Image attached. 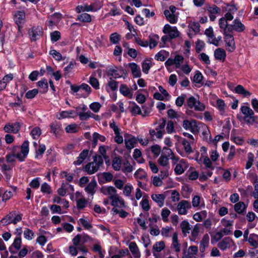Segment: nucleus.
Here are the masks:
<instances>
[{
  "instance_id": "obj_1",
  "label": "nucleus",
  "mask_w": 258,
  "mask_h": 258,
  "mask_svg": "<svg viewBox=\"0 0 258 258\" xmlns=\"http://www.w3.org/2000/svg\"><path fill=\"white\" fill-rule=\"evenodd\" d=\"M19 146L14 147L12 151L13 154H8L6 156V161L8 162L12 163L15 161V158H17L20 161H23L29 153L28 141H24L21 146L20 152H19Z\"/></svg>"
},
{
  "instance_id": "obj_2",
  "label": "nucleus",
  "mask_w": 258,
  "mask_h": 258,
  "mask_svg": "<svg viewBox=\"0 0 258 258\" xmlns=\"http://www.w3.org/2000/svg\"><path fill=\"white\" fill-rule=\"evenodd\" d=\"M240 110L244 115V120L247 124H253L258 122V116L254 115L253 110L248 106V103L241 105Z\"/></svg>"
},
{
  "instance_id": "obj_3",
  "label": "nucleus",
  "mask_w": 258,
  "mask_h": 258,
  "mask_svg": "<svg viewBox=\"0 0 258 258\" xmlns=\"http://www.w3.org/2000/svg\"><path fill=\"white\" fill-rule=\"evenodd\" d=\"M103 163V159L99 155L93 157V161L87 164L84 167V171L88 174H93L96 172L100 166Z\"/></svg>"
},
{
  "instance_id": "obj_4",
  "label": "nucleus",
  "mask_w": 258,
  "mask_h": 258,
  "mask_svg": "<svg viewBox=\"0 0 258 258\" xmlns=\"http://www.w3.org/2000/svg\"><path fill=\"white\" fill-rule=\"evenodd\" d=\"M220 31L224 35L227 50L229 52H233L236 48L233 33L228 31L226 29H220Z\"/></svg>"
},
{
  "instance_id": "obj_5",
  "label": "nucleus",
  "mask_w": 258,
  "mask_h": 258,
  "mask_svg": "<svg viewBox=\"0 0 258 258\" xmlns=\"http://www.w3.org/2000/svg\"><path fill=\"white\" fill-rule=\"evenodd\" d=\"M22 214L18 213L16 212H12L3 218L1 223L4 225L10 224H16L22 219Z\"/></svg>"
},
{
  "instance_id": "obj_6",
  "label": "nucleus",
  "mask_w": 258,
  "mask_h": 258,
  "mask_svg": "<svg viewBox=\"0 0 258 258\" xmlns=\"http://www.w3.org/2000/svg\"><path fill=\"white\" fill-rule=\"evenodd\" d=\"M186 104L188 108L196 111H204L206 109L205 105L194 96H190L187 99Z\"/></svg>"
},
{
  "instance_id": "obj_7",
  "label": "nucleus",
  "mask_w": 258,
  "mask_h": 258,
  "mask_svg": "<svg viewBox=\"0 0 258 258\" xmlns=\"http://www.w3.org/2000/svg\"><path fill=\"white\" fill-rule=\"evenodd\" d=\"M191 208L190 202L182 200L178 202L176 205V210L180 215H185L187 214L188 210Z\"/></svg>"
},
{
  "instance_id": "obj_8",
  "label": "nucleus",
  "mask_w": 258,
  "mask_h": 258,
  "mask_svg": "<svg viewBox=\"0 0 258 258\" xmlns=\"http://www.w3.org/2000/svg\"><path fill=\"white\" fill-rule=\"evenodd\" d=\"M111 205L113 207L112 211L113 213L121 209H126L127 206L125 204L124 200L120 197H114L111 201Z\"/></svg>"
},
{
  "instance_id": "obj_9",
  "label": "nucleus",
  "mask_w": 258,
  "mask_h": 258,
  "mask_svg": "<svg viewBox=\"0 0 258 258\" xmlns=\"http://www.w3.org/2000/svg\"><path fill=\"white\" fill-rule=\"evenodd\" d=\"M28 34L31 41H36L43 35V31L42 27L40 26H34L29 30Z\"/></svg>"
},
{
  "instance_id": "obj_10",
  "label": "nucleus",
  "mask_w": 258,
  "mask_h": 258,
  "mask_svg": "<svg viewBox=\"0 0 258 258\" xmlns=\"http://www.w3.org/2000/svg\"><path fill=\"white\" fill-rule=\"evenodd\" d=\"M107 74L114 79H118L123 77L124 70L122 67L114 66L108 70Z\"/></svg>"
},
{
  "instance_id": "obj_11",
  "label": "nucleus",
  "mask_w": 258,
  "mask_h": 258,
  "mask_svg": "<svg viewBox=\"0 0 258 258\" xmlns=\"http://www.w3.org/2000/svg\"><path fill=\"white\" fill-rule=\"evenodd\" d=\"M75 199L77 208L79 210L84 209L87 206L88 201L85 199L83 194L79 191H76L75 193Z\"/></svg>"
},
{
  "instance_id": "obj_12",
  "label": "nucleus",
  "mask_w": 258,
  "mask_h": 258,
  "mask_svg": "<svg viewBox=\"0 0 258 258\" xmlns=\"http://www.w3.org/2000/svg\"><path fill=\"white\" fill-rule=\"evenodd\" d=\"M245 26L238 19H235L232 23L226 28L228 31L233 33V31L237 32H243L245 30Z\"/></svg>"
},
{
  "instance_id": "obj_13",
  "label": "nucleus",
  "mask_w": 258,
  "mask_h": 258,
  "mask_svg": "<svg viewBox=\"0 0 258 258\" xmlns=\"http://www.w3.org/2000/svg\"><path fill=\"white\" fill-rule=\"evenodd\" d=\"M163 32L168 34L170 39L177 37L179 35V32L176 27H172L169 24H166L163 27Z\"/></svg>"
},
{
  "instance_id": "obj_14",
  "label": "nucleus",
  "mask_w": 258,
  "mask_h": 258,
  "mask_svg": "<svg viewBox=\"0 0 258 258\" xmlns=\"http://www.w3.org/2000/svg\"><path fill=\"white\" fill-rule=\"evenodd\" d=\"M234 18L233 14L226 12L224 16L219 20V25L220 29H226L228 26V21L232 20Z\"/></svg>"
},
{
  "instance_id": "obj_15",
  "label": "nucleus",
  "mask_w": 258,
  "mask_h": 258,
  "mask_svg": "<svg viewBox=\"0 0 258 258\" xmlns=\"http://www.w3.org/2000/svg\"><path fill=\"white\" fill-rule=\"evenodd\" d=\"M182 126L184 129L189 130L194 134L198 131V122L195 120H192L191 121L184 120L183 121Z\"/></svg>"
},
{
  "instance_id": "obj_16",
  "label": "nucleus",
  "mask_w": 258,
  "mask_h": 258,
  "mask_svg": "<svg viewBox=\"0 0 258 258\" xmlns=\"http://www.w3.org/2000/svg\"><path fill=\"white\" fill-rule=\"evenodd\" d=\"M124 137L125 147L128 150L134 148L137 142V139L133 135L127 133L124 135Z\"/></svg>"
},
{
  "instance_id": "obj_17",
  "label": "nucleus",
  "mask_w": 258,
  "mask_h": 258,
  "mask_svg": "<svg viewBox=\"0 0 258 258\" xmlns=\"http://www.w3.org/2000/svg\"><path fill=\"white\" fill-rule=\"evenodd\" d=\"M95 4H92L88 5L87 4H84L82 5H78L76 7L75 11L77 13H81L84 12H95L97 9L94 8Z\"/></svg>"
},
{
  "instance_id": "obj_18",
  "label": "nucleus",
  "mask_w": 258,
  "mask_h": 258,
  "mask_svg": "<svg viewBox=\"0 0 258 258\" xmlns=\"http://www.w3.org/2000/svg\"><path fill=\"white\" fill-rule=\"evenodd\" d=\"M179 163H177L174 168V171L177 175H180L188 168L187 162L184 159L178 160Z\"/></svg>"
},
{
  "instance_id": "obj_19",
  "label": "nucleus",
  "mask_w": 258,
  "mask_h": 258,
  "mask_svg": "<svg viewBox=\"0 0 258 258\" xmlns=\"http://www.w3.org/2000/svg\"><path fill=\"white\" fill-rule=\"evenodd\" d=\"M230 88L233 92L242 96L243 97H249L251 95L249 91L246 90L241 85H238L233 88L230 87Z\"/></svg>"
},
{
  "instance_id": "obj_20",
  "label": "nucleus",
  "mask_w": 258,
  "mask_h": 258,
  "mask_svg": "<svg viewBox=\"0 0 258 258\" xmlns=\"http://www.w3.org/2000/svg\"><path fill=\"white\" fill-rule=\"evenodd\" d=\"M14 20L19 27L25 22V13L24 11H17L14 15Z\"/></svg>"
},
{
  "instance_id": "obj_21",
  "label": "nucleus",
  "mask_w": 258,
  "mask_h": 258,
  "mask_svg": "<svg viewBox=\"0 0 258 258\" xmlns=\"http://www.w3.org/2000/svg\"><path fill=\"white\" fill-rule=\"evenodd\" d=\"M161 155L168 157L169 158L172 160L173 164H176L178 161V157L175 156L171 149L169 148L164 147L161 152Z\"/></svg>"
},
{
  "instance_id": "obj_22",
  "label": "nucleus",
  "mask_w": 258,
  "mask_h": 258,
  "mask_svg": "<svg viewBox=\"0 0 258 258\" xmlns=\"http://www.w3.org/2000/svg\"><path fill=\"white\" fill-rule=\"evenodd\" d=\"M103 192L105 195L109 196V199L111 201L114 197H118L119 196L117 194V191L115 187L113 186L105 187L103 189Z\"/></svg>"
},
{
  "instance_id": "obj_23",
  "label": "nucleus",
  "mask_w": 258,
  "mask_h": 258,
  "mask_svg": "<svg viewBox=\"0 0 258 258\" xmlns=\"http://www.w3.org/2000/svg\"><path fill=\"white\" fill-rule=\"evenodd\" d=\"M151 199L155 202L159 207L164 206L165 196L164 194H152Z\"/></svg>"
},
{
  "instance_id": "obj_24",
  "label": "nucleus",
  "mask_w": 258,
  "mask_h": 258,
  "mask_svg": "<svg viewBox=\"0 0 258 258\" xmlns=\"http://www.w3.org/2000/svg\"><path fill=\"white\" fill-rule=\"evenodd\" d=\"M20 128L19 123L15 122L13 123H9L4 127V130L7 133H17Z\"/></svg>"
},
{
  "instance_id": "obj_25",
  "label": "nucleus",
  "mask_w": 258,
  "mask_h": 258,
  "mask_svg": "<svg viewBox=\"0 0 258 258\" xmlns=\"http://www.w3.org/2000/svg\"><path fill=\"white\" fill-rule=\"evenodd\" d=\"M97 185V182L95 179L92 180L85 188V190L88 195L93 196L95 193V188Z\"/></svg>"
},
{
  "instance_id": "obj_26",
  "label": "nucleus",
  "mask_w": 258,
  "mask_h": 258,
  "mask_svg": "<svg viewBox=\"0 0 258 258\" xmlns=\"http://www.w3.org/2000/svg\"><path fill=\"white\" fill-rule=\"evenodd\" d=\"M89 152V151L88 150L85 149L83 150L77 157V160L74 162V164L78 166L81 165L88 157Z\"/></svg>"
},
{
  "instance_id": "obj_27",
  "label": "nucleus",
  "mask_w": 258,
  "mask_h": 258,
  "mask_svg": "<svg viewBox=\"0 0 258 258\" xmlns=\"http://www.w3.org/2000/svg\"><path fill=\"white\" fill-rule=\"evenodd\" d=\"M128 67L130 68L133 76L134 78H139L141 76V72L140 67L135 62L128 63Z\"/></svg>"
},
{
  "instance_id": "obj_28",
  "label": "nucleus",
  "mask_w": 258,
  "mask_h": 258,
  "mask_svg": "<svg viewBox=\"0 0 258 258\" xmlns=\"http://www.w3.org/2000/svg\"><path fill=\"white\" fill-rule=\"evenodd\" d=\"M247 205L243 202H239L234 205V211L239 214H243L246 212Z\"/></svg>"
},
{
  "instance_id": "obj_29",
  "label": "nucleus",
  "mask_w": 258,
  "mask_h": 258,
  "mask_svg": "<svg viewBox=\"0 0 258 258\" xmlns=\"http://www.w3.org/2000/svg\"><path fill=\"white\" fill-rule=\"evenodd\" d=\"M119 91L125 97L130 99L133 98V93L126 85L121 84L120 86Z\"/></svg>"
},
{
  "instance_id": "obj_30",
  "label": "nucleus",
  "mask_w": 258,
  "mask_h": 258,
  "mask_svg": "<svg viewBox=\"0 0 258 258\" xmlns=\"http://www.w3.org/2000/svg\"><path fill=\"white\" fill-rule=\"evenodd\" d=\"M129 248L135 258H140L141 254L135 242H131L129 244Z\"/></svg>"
},
{
  "instance_id": "obj_31",
  "label": "nucleus",
  "mask_w": 258,
  "mask_h": 258,
  "mask_svg": "<svg viewBox=\"0 0 258 258\" xmlns=\"http://www.w3.org/2000/svg\"><path fill=\"white\" fill-rule=\"evenodd\" d=\"M123 161L119 156L113 158L112 161V166L113 169L115 171L120 170L122 167Z\"/></svg>"
},
{
  "instance_id": "obj_32",
  "label": "nucleus",
  "mask_w": 258,
  "mask_h": 258,
  "mask_svg": "<svg viewBox=\"0 0 258 258\" xmlns=\"http://www.w3.org/2000/svg\"><path fill=\"white\" fill-rule=\"evenodd\" d=\"M214 56L216 59L224 61L226 56V51L222 48H218L214 51Z\"/></svg>"
},
{
  "instance_id": "obj_33",
  "label": "nucleus",
  "mask_w": 258,
  "mask_h": 258,
  "mask_svg": "<svg viewBox=\"0 0 258 258\" xmlns=\"http://www.w3.org/2000/svg\"><path fill=\"white\" fill-rule=\"evenodd\" d=\"M106 140V138L104 136L101 135L97 132H94L92 135V141L94 147L96 146L98 141L105 142Z\"/></svg>"
},
{
  "instance_id": "obj_34",
  "label": "nucleus",
  "mask_w": 258,
  "mask_h": 258,
  "mask_svg": "<svg viewBox=\"0 0 258 258\" xmlns=\"http://www.w3.org/2000/svg\"><path fill=\"white\" fill-rule=\"evenodd\" d=\"M192 206L194 208L200 206L201 208L205 207V204L203 199L198 195L194 196L192 198Z\"/></svg>"
},
{
  "instance_id": "obj_35",
  "label": "nucleus",
  "mask_w": 258,
  "mask_h": 258,
  "mask_svg": "<svg viewBox=\"0 0 258 258\" xmlns=\"http://www.w3.org/2000/svg\"><path fill=\"white\" fill-rule=\"evenodd\" d=\"M76 116V113L74 110L62 111L59 113V115L57 116V118L61 119L66 118L74 117Z\"/></svg>"
},
{
  "instance_id": "obj_36",
  "label": "nucleus",
  "mask_w": 258,
  "mask_h": 258,
  "mask_svg": "<svg viewBox=\"0 0 258 258\" xmlns=\"http://www.w3.org/2000/svg\"><path fill=\"white\" fill-rule=\"evenodd\" d=\"M135 177L137 180H142L147 181V175L146 172L141 168L138 169L134 174Z\"/></svg>"
},
{
  "instance_id": "obj_37",
  "label": "nucleus",
  "mask_w": 258,
  "mask_h": 258,
  "mask_svg": "<svg viewBox=\"0 0 258 258\" xmlns=\"http://www.w3.org/2000/svg\"><path fill=\"white\" fill-rule=\"evenodd\" d=\"M231 244V240H230L229 238H226L218 243V246L220 249L224 250L230 247Z\"/></svg>"
},
{
  "instance_id": "obj_38",
  "label": "nucleus",
  "mask_w": 258,
  "mask_h": 258,
  "mask_svg": "<svg viewBox=\"0 0 258 258\" xmlns=\"http://www.w3.org/2000/svg\"><path fill=\"white\" fill-rule=\"evenodd\" d=\"M130 110L133 115L136 116L141 114V109L140 107L135 102H130Z\"/></svg>"
},
{
  "instance_id": "obj_39",
  "label": "nucleus",
  "mask_w": 258,
  "mask_h": 258,
  "mask_svg": "<svg viewBox=\"0 0 258 258\" xmlns=\"http://www.w3.org/2000/svg\"><path fill=\"white\" fill-rule=\"evenodd\" d=\"M50 126L51 129L50 132L55 136L59 135L62 131L61 124L58 122H53L50 124Z\"/></svg>"
},
{
  "instance_id": "obj_40",
  "label": "nucleus",
  "mask_w": 258,
  "mask_h": 258,
  "mask_svg": "<svg viewBox=\"0 0 258 258\" xmlns=\"http://www.w3.org/2000/svg\"><path fill=\"white\" fill-rule=\"evenodd\" d=\"M181 244L178 240V236L176 233H174L172 236V242L171 247L174 249L176 252H179L180 251Z\"/></svg>"
},
{
  "instance_id": "obj_41",
  "label": "nucleus",
  "mask_w": 258,
  "mask_h": 258,
  "mask_svg": "<svg viewBox=\"0 0 258 258\" xmlns=\"http://www.w3.org/2000/svg\"><path fill=\"white\" fill-rule=\"evenodd\" d=\"M76 20L83 23H90L92 21V18L90 14L83 13L78 15Z\"/></svg>"
},
{
  "instance_id": "obj_42",
  "label": "nucleus",
  "mask_w": 258,
  "mask_h": 258,
  "mask_svg": "<svg viewBox=\"0 0 258 258\" xmlns=\"http://www.w3.org/2000/svg\"><path fill=\"white\" fill-rule=\"evenodd\" d=\"M247 241L254 248L258 247V235L254 233L250 234Z\"/></svg>"
},
{
  "instance_id": "obj_43",
  "label": "nucleus",
  "mask_w": 258,
  "mask_h": 258,
  "mask_svg": "<svg viewBox=\"0 0 258 258\" xmlns=\"http://www.w3.org/2000/svg\"><path fill=\"white\" fill-rule=\"evenodd\" d=\"M209 243V236L208 234L203 236V238L200 242V249L202 252L205 250V248L207 247Z\"/></svg>"
},
{
  "instance_id": "obj_44",
  "label": "nucleus",
  "mask_w": 258,
  "mask_h": 258,
  "mask_svg": "<svg viewBox=\"0 0 258 258\" xmlns=\"http://www.w3.org/2000/svg\"><path fill=\"white\" fill-rule=\"evenodd\" d=\"M180 228L184 235L189 233L191 230L190 225L187 220H183L180 223Z\"/></svg>"
},
{
  "instance_id": "obj_45",
  "label": "nucleus",
  "mask_w": 258,
  "mask_h": 258,
  "mask_svg": "<svg viewBox=\"0 0 258 258\" xmlns=\"http://www.w3.org/2000/svg\"><path fill=\"white\" fill-rule=\"evenodd\" d=\"M52 201L54 203L61 204L63 207L68 208L69 207V203L64 199H62L58 196H55L53 198Z\"/></svg>"
},
{
  "instance_id": "obj_46",
  "label": "nucleus",
  "mask_w": 258,
  "mask_h": 258,
  "mask_svg": "<svg viewBox=\"0 0 258 258\" xmlns=\"http://www.w3.org/2000/svg\"><path fill=\"white\" fill-rule=\"evenodd\" d=\"M164 14L166 17L168 21L171 24H175L177 21V17H176L174 14L171 13L168 10L164 11Z\"/></svg>"
},
{
  "instance_id": "obj_47",
  "label": "nucleus",
  "mask_w": 258,
  "mask_h": 258,
  "mask_svg": "<svg viewBox=\"0 0 258 258\" xmlns=\"http://www.w3.org/2000/svg\"><path fill=\"white\" fill-rule=\"evenodd\" d=\"M202 137L204 141L208 142L209 140H211V134L210 132L208 127V126L206 125H202Z\"/></svg>"
},
{
  "instance_id": "obj_48",
  "label": "nucleus",
  "mask_w": 258,
  "mask_h": 258,
  "mask_svg": "<svg viewBox=\"0 0 258 258\" xmlns=\"http://www.w3.org/2000/svg\"><path fill=\"white\" fill-rule=\"evenodd\" d=\"M194 142L188 141L186 139H183L182 141V145L186 153L189 154L192 152L191 145Z\"/></svg>"
},
{
  "instance_id": "obj_49",
  "label": "nucleus",
  "mask_w": 258,
  "mask_h": 258,
  "mask_svg": "<svg viewBox=\"0 0 258 258\" xmlns=\"http://www.w3.org/2000/svg\"><path fill=\"white\" fill-rule=\"evenodd\" d=\"M120 170L125 174H127L133 171V168L128 161L124 160Z\"/></svg>"
},
{
  "instance_id": "obj_50",
  "label": "nucleus",
  "mask_w": 258,
  "mask_h": 258,
  "mask_svg": "<svg viewBox=\"0 0 258 258\" xmlns=\"http://www.w3.org/2000/svg\"><path fill=\"white\" fill-rule=\"evenodd\" d=\"M80 88L81 90H84L85 91V93L84 95H80L79 93L77 94L76 95L77 96V97L81 98V97H86L88 96V95L90 93L91 89L90 87V86L86 84L83 83L82 85H80Z\"/></svg>"
},
{
  "instance_id": "obj_51",
  "label": "nucleus",
  "mask_w": 258,
  "mask_h": 258,
  "mask_svg": "<svg viewBox=\"0 0 258 258\" xmlns=\"http://www.w3.org/2000/svg\"><path fill=\"white\" fill-rule=\"evenodd\" d=\"M216 106L219 110L221 114L223 115L225 113L226 104L224 100L218 98L216 100Z\"/></svg>"
},
{
  "instance_id": "obj_52",
  "label": "nucleus",
  "mask_w": 258,
  "mask_h": 258,
  "mask_svg": "<svg viewBox=\"0 0 258 258\" xmlns=\"http://www.w3.org/2000/svg\"><path fill=\"white\" fill-rule=\"evenodd\" d=\"M79 130V127L76 123H72L67 125L65 128V131L67 133L74 134L77 133Z\"/></svg>"
},
{
  "instance_id": "obj_53",
  "label": "nucleus",
  "mask_w": 258,
  "mask_h": 258,
  "mask_svg": "<svg viewBox=\"0 0 258 258\" xmlns=\"http://www.w3.org/2000/svg\"><path fill=\"white\" fill-rule=\"evenodd\" d=\"M140 205L144 211H148L150 210L151 207L147 197L143 196V198L140 202Z\"/></svg>"
},
{
  "instance_id": "obj_54",
  "label": "nucleus",
  "mask_w": 258,
  "mask_h": 258,
  "mask_svg": "<svg viewBox=\"0 0 258 258\" xmlns=\"http://www.w3.org/2000/svg\"><path fill=\"white\" fill-rule=\"evenodd\" d=\"M23 235L24 237L26 239L28 240H31L34 238L35 236V233L32 230L28 228H25L23 231Z\"/></svg>"
},
{
  "instance_id": "obj_55",
  "label": "nucleus",
  "mask_w": 258,
  "mask_h": 258,
  "mask_svg": "<svg viewBox=\"0 0 258 258\" xmlns=\"http://www.w3.org/2000/svg\"><path fill=\"white\" fill-rule=\"evenodd\" d=\"M207 213L206 211H202L200 212L196 213L193 216V219L197 222H201L203 219L207 217Z\"/></svg>"
},
{
  "instance_id": "obj_56",
  "label": "nucleus",
  "mask_w": 258,
  "mask_h": 258,
  "mask_svg": "<svg viewBox=\"0 0 258 258\" xmlns=\"http://www.w3.org/2000/svg\"><path fill=\"white\" fill-rule=\"evenodd\" d=\"M165 248V243L163 241H160L159 242H156L153 245V254L154 256H156V254L155 251L156 252H160Z\"/></svg>"
},
{
  "instance_id": "obj_57",
  "label": "nucleus",
  "mask_w": 258,
  "mask_h": 258,
  "mask_svg": "<svg viewBox=\"0 0 258 258\" xmlns=\"http://www.w3.org/2000/svg\"><path fill=\"white\" fill-rule=\"evenodd\" d=\"M142 152L140 150L135 149L133 153L134 158L139 163H142L144 162V159L142 157Z\"/></svg>"
},
{
  "instance_id": "obj_58",
  "label": "nucleus",
  "mask_w": 258,
  "mask_h": 258,
  "mask_svg": "<svg viewBox=\"0 0 258 258\" xmlns=\"http://www.w3.org/2000/svg\"><path fill=\"white\" fill-rule=\"evenodd\" d=\"M21 243V237H16L15 238L14 241L12 245V247L11 248V249H15V250L13 251V252H15V251H18L20 249Z\"/></svg>"
},
{
  "instance_id": "obj_59",
  "label": "nucleus",
  "mask_w": 258,
  "mask_h": 258,
  "mask_svg": "<svg viewBox=\"0 0 258 258\" xmlns=\"http://www.w3.org/2000/svg\"><path fill=\"white\" fill-rule=\"evenodd\" d=\"M168 53L165 50H162L158 52L155 56V59L158 61H164Z\"/></svg>"
},
{
  "instance_id": "obj_60",
  "label": "nucleus",
  "mask_w": 258,
  "mask_h": 258,
  "mask_svg": "<svg viewBox=\"0 0 258 258\" xmlns=\"http://www.w3.org/2000/svg\"><path fill=\"white\" fill-rule=\"evenodd\" d=\"M188 27L194 31V34L199 33L200 31V25L198 22L191 21L188 24Z\"/></svg>"
},
{
  "instance_id": "obj_61",
  "label": "nucleus",
  "mask_w": 258,
  "mask_h": 258,
  "mask_svg": "<svg viewBox=\"0 0 258 258\" xmlns=\"http://www.w3.org/2000/svg\"><path fill=\"white\" fill-rule=\"evenodd\" d=\"M152 66L151 61L149 59H146L142 62V70L143 72L147 74L149 71Z\"/></svg>"
},
{
  "instance_id": "obj_62",
  "label": "nucleus",
  "mask_w": 258,
  "mask_h": 258,
  "mask_svg": "<svg viewBox=\"0 0 258 258\" xmlns=\"http://www.w3.org/2000/svg\"><path fill=\"white\" fill-rule=\"evenodd\" d=\"M173 59L174 64L176 68L179 69L181 67V64L183 62V57L182 55H176Z\"/></svg>"
},
{
  "instance_id": "obj_63",
  "label": "nucleus",
  "mask_w": 258,
  "mask_h": 258,
  "mask_svg": "<svg viewBox=\"0 0 258 258\" xmlns=\"http://www.w3.org/2000/svg\"><path fill=\"white\" fill-rule=\"evenodd\" d=\"M41 134V130L39 127H35L33 128L30 133V135L32 138L34 140H37L39 138Z\"/></svg>"
},
{
  "instance_id": "obj_64",
  "label": "nucleus",
  "mask_w": 258,
  "mask_h": 258,
  "mask_svg": "<svg viewBox=\"0 0 258 258\" xmlns=\"http://www.w3.org/2000/svg\"><path fill=\"white\" fill-rule=\"evenodd\" d=\"M133 189V185L130 183H127L123 188V194L126 197H130Z\"/></svg>"
}]
</instances>
